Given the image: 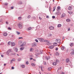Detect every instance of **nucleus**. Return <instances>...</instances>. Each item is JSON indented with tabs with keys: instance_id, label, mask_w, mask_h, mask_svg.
<instances>
[{
	"instance_id": "1a4fd4ad",
	"label": "nucleus",
	"mask_w": 74,
	"mask_h": 74,
	"mask_svg": "<svg viewBox=\"0 0 74 74\" xmlns=\"http://www.w3.org/2000/svg\"><path fill=\"white\" fill-rule=\"evenodd\" d=\"M66 16V14L64 13H63L61 15V18H64V16Z\"/></svg>"
},
{
	"instance_id": "774afa93",
	"label": "nucleus",
	"mask_w": 74,
	"mask_h": 74,
	"mask_svg": "<svg viewBox=\"0 0 74 74\" xmlns=\"http://www.w3.org/2000/svg\"><path fill=\"white\" fill-rule=\"evenodd\" d=\"M72 51H74V49H71Z\"/></svg>"
},
{
	"instance_id": "f257e3e1",
	"label": "nucleus",
	"mask_w": 74,
	"mask_h": 74,
	"mask_svg": "<svg viewBox=\"0 0 74 74\" xmlns=\"http://www.w3.org/2000/svg\"><path fill=\"white\" fill-rule=\"evenodd\" d=\"M12 49H9L7 52V54L8 56H15L16 54L15 53H12Z\"/></svg>"
},
{
	"instance_id": "864d4df0",
	"label": "nucleus",
	"mask_w": 74,
	"mask_h": 74,
	"mask_svg": "<svg viewBox=\"0 0 74 74\" xmlns=\"http://www.w3.org/2000/svg\"><path fill=\"white\" fill-rule=\"evenodd\" d=\"M23 44V45H25V44H26V42H24Z\"/></svg>"
},
{
	"instance_id": "2eb2a0df",
	"label": "nucleus",
	"mask_w": 74,
	"mask_h": 74,
	"mask_svg": "<svg viewBox=\"0 0 74 74\" xmlns=\"http://www.w3.org/2000/svg\"><path fill=\"white\" fill-rule=\"evenodd\" d=\"M68 10H72V6H69L68 8Z\"/></svg>"
},
{
	"instance_id": "39448f33",
	"label": "nucleus",
	"mask_w": 74,
	"mask_h": 74,
	"mask_svg": "<svg viewBox=\"0 0 74 74\" xmlns=\"http://www.w3.org/2000/svg\"><path fill=\"white\" fill-rule=\"evenodd\" d=\"M45 42H47V44L48 45H51V43L49 42H50L49 40H46L45 41Z\"/></svg>"
},
{
	"instance_id": "c9c22d12",
	"label": "nucleus",
	"mask_w": 74,
	"mask_h": 74,
	"mask_svg": "<svg viewBox=\"0 0 74 74\" xmlns=\"http://www.w3.org/2000/svg\"><path fill=\"white\" fill-rule=\"evenodd\" d=\"M18 20H21L22 19V17H18Z\"/></svg>"
},
{
	"instance_id": "7ed1b4c3",
	"label": "nucleus",
	"mask_w": 74,
	"mask_h": 74,
	"mask_svg": "<svg viewBox=\"0 0 74 74\" xmlns=\"http://www.w3.org/2000/svg\"><path fill=\"white\" fill-rule=\"evenodd\" d=\"M38 55H39L41 54H42L43 52V51L42 50H38Z\"/></svg>"
},
{
	"instance_id": "4d7b16f0",
	"label": "nucleus",
	"mask_w": 74,
	"mask_h": 74,
	"mask_svg": "<svg viewBox=\"0 0 74 74\" xmlns=\"http://www.w3.org/2000/svg\"><path fill=\"white\" fill-rule=\"evenodd\" d=\"M68 31H70V28H68Z\"/></svg>"
},
{
	"instance_id": "69168bd1",
	"label": "nucleus",
	"mask_w": 74,
	"mask_h": 74,
	"mask_svg": "<svg viewBox=\"0 0 74 74\" xmlns=\"http://www.w3.org/2000/svg\"><path fill=\"white\" fill-rule=\"evenodd\" d=\"M35 41L36 42H37V39H36L35 40Z\"/></svg>"
},
{
	"instance_id": "49530a36",
	"label": "nucleus",
	"mask_w": 74,
	"mask_h": 74,
	"mask_svg": "<svg viewBox=\"0 0 74 74\" xmlns=\"http://www.w3.org/2000/svg\"><path fill=\"white\" fill-rule=\"evenodd\" d=\"M18 39H23V37H19L18 38Z\"/></svg>"
},
{
	"instance_id": "338daca9",
	"label": "nucleus",
	"mask_w": 74,
	"mask_h": 74,
	"mask_svg": "<svg viewBox=\"0 0 74 74\" xmlns=\"http://www.w3.org/2000/svg\"><path fill=\"white\" fill-rule=\"evenodd\" d=\"M6 24H8V21H6Z\"/></svg>"
},
{
	"instance_id": "6ab92c4d",
	"label": "nucleus",
	"mask_w": 74,
	"mask_h": 74,
	"mask_svg": "<svg viewBox=\"0 0 74 74\" xmlns=\"http://www.w3.org/2000/svg\"><path fill=\"white\" fill-rule=\"evenodd\" d=\"M53 48H54V47L53 46H51L49 47V48L50 49H53Z\"/></svg>"
},
{
	"instance_id": "20e7f679",
	"label": "nucleus",
	"mask_w": 74,
	"mask_h": 74,
	"mask_svg": "<svg viewBox=\"0 0 74 74\" xmlns=\"http://www.w3.org/2000/svg\"><path fill=\"white\" fill-rule=\"evenodd\" d=\"M38 39L40 41H41L42 42H45V40H44V39L42 38H38Z\"/></svg>"
},
{
	"instance_id": "a211bd4d",
	"label": "nucleus",
	"mask_w": 74,
	"mask_h": 74,
	"mask_svg": "<svg viewBox=\"0 0 74 74\" xmlns=\"http://www.w3.org/2000/svg\"><path fill=\"white\" fill-rule=\"evenodd\" d=\"M41 69L42 71H44V70H43L44 69V66H41Z\"/></svg>"
},
{
	"instance_id": "ea45409f",
	"label": "nucleus",
	"mask_w": 74,
	"mask_h": 74,
	"mask_svg": "<svg viewBox=\"0 0 74 74\" xmlns=\"http://www.w3.org/2000/svg\"><path fill=\"white\" fill-rule=\"evenodd\" d=\"M11 44V42H9L8 43V45H10Z\"/></svg>"
},
{
	"instance_id": "37998d69",
	"label": "nucleus",
	"mask_w": 74,
	"mask_h": 74,
	"mask_svg": "<svg viewBox=\"0 0 74 74\" xmlns=\"http://www.w3.org/2000/svg\"><path fill=\"white\" fill-rule=\"evenodd\" d=\"M71 55H74V52L71 53Z\"/></svg>"
},
{
	"instance_id": "3c124183",
	"label": "nucleus",
	"mask_w": 74,
	"mask_h": 74,
	"mask_svg": "<svg viewBox=\"0 0 74 74\" xmlns=\"http://www.w3.org/2000/svg\"><path fill=\"white\" fill-rule=\"evenodd\" d=\"M8 29H9V30H10L12 29H11V27H9L8 28Z\"/></svg>"
},
{
	"instance_id": "de8ad7c7",
	"label": "nucleus",
	"mask_w": 74,
	"mask_h": 74,
	"mask_svg": "<svg viewBox=\"0 0 74 74\" xmlns=\"http://www.w3.org/2000/svg\"><path fill=\"white\" fill-rule=\"evenodd\" d=\"M10 64H12V61L11 60L10 61Z\"/></svg>"
},
{
	"instance_id": "79ce46f5",
	"label": "nucleus",
	"mask_w": 74,
	"mask_h": 74,
	"mask_svg": "<svg viewBox=\"0 0 74 74\" xmlns=\"http://www.w3.org/2000/svg\"><path fill=\"white\" fill-rule=\"evenodd\" d=\"M22 4V2H18V4Z\"/></svg>"
},
{
	"instance_id": "b1692460",
	"label": "nucleus",
	"mask_w": 74,
	"mask_h": 74,
	"mask_svg": "<svg viewBox=\"0 0 74 74\" xmlns=\"http://www.w3.org/2000/svg\"><path fill=\"white\" fill-rule=\"evenodd\" d=\"M61 26H62V25H61L60 24H59L58 25L57 27H61Z\"/></svg>"
},
{
	"instance_id": "393cba45",
	"label": "nucleus",
	"mask_w": 74,
	"mask_h": 74,
	"mask_svg": "<svg viewBox=\"0 0 74 74\" xmlns=\"http://www.w3.org/2000/svg\"><path fill=\"white\" fill-rule=\"evenodd\" d=\"M30 51L31 52L33 51H34V49L33 48H31L30 49Z\"/></svg>"
},
{
	"instance_id": "c03bdc74",
	"label": "nucleus",
	"mask_w": 74,
	"mask_h": 74,
	"mask_svg": "<svg viewBox=\"0 0 74 74\" xmlns=\"http://www.w3.org/2000/svg\"><path fill=\"white\" fill-rule=\"evenodd\" d=\"M68 13L69 14H72V12H68Z\"/></svg>"
},
{
	"instance_id": "6e6d98bb",
	"label": "nucleus",
	"mask_w": 74,
	"mask_h": 74,
	"mask_svg": "<svg viewBox=\"0 0 74 74\" xmlns=\"http://www.w3.org/2000/svg\"><path fill=\"white\" fill-rule=\"evenodd\" d=\"M11 69L12 70H13V69H14V67L12 66V67Z\"/></svg>"
},
{
	"instance_id": "4be33fe9",
	"label": "nucleus",
	"mask_w": 74,
	"mask_h": 74,
	"mask_svg": "<svg viewBox=\"0 0 74 74\" xmlns=\"http://www.w3.org/2000/svg\"><path fill=\"white\" fill-rule=\"evenodd\" d=\"M69 61L70 60L68 58H67L66 59V63H69Z\"/></svg>"
},
{
	"instance_id": "c756f323",
	"label": "nucleus",
	"mask_w": 74,
	"mask_h": 74,
	"mask_svg": "<svg viewBox=\"0 0 74 74\" xmlns=\"http://www.w3.org/2000/svg\"><path fill=\"white\" fill-rule=\"evenodd\" d=\"M31 65L32 66H35V65L34 63H32V64H31Z\"/></svg>"
},
{
	"instance_id": "ddd939ff",
	"label": "nucleus",
	"mask_w": 74,
	"mask_h": 74,
	"mask_svg": "<svg viewBox=\"0 0 74 74\" xmlns=\"http://www.w3.org/2000/svg\"><path fill=\"white\" fill-rule=\"evenodd\" d=\"M50 57L49 56H47L46 57V59L47 60H48L49 59H50Z\"/></svg>"
},
{
	"instance_id": "72a5a7b5",
	"label": "nucleus",
	"mask_w": 74,
	"mask_h": 74,
	"mask_svg": "<svg viewBox=\"0 0 74 74\" xmlns=\"http://www.w3.org/2000/svg\"><path fill=\"white\" fill-rule=\"evenodd\" d=\"M57 14L58 15H60V12L59 11H58L57 13Z\"/></svg>"
},
{
	"instance_id": "8fccbe9b",
	"label": "nucleus",
	"mask_w": 74,
	"mask_h": 74,
	"mask_svg": "<svg viewBox=\"0 0 74 74\" xmlns=\"http://www.w3.org/2000/svg\"><path fill=\"white\" fill-rule=\"evenodd\" d=\"M30 17H31V16H30V15H29L28 16V18H30Z\"/></svg>"
},
{
	"instance_id": "f8f14e48",
	"label": "nucleus",
	"mask_w": 74,
	"mask_h": 74,
	"mask_svg": "<svg viewBox=\"0 0 74 74\" xmlns=\"http://www.w3.org/2000/svg\"><path fill=\"white\" fill-rule=\"evenodd\" d=\"M54 28L53 27H52V26H50V27H49V29L50 30H53V29Z\"/></svg>"
},
{
	"instance_id": "0e129e2a",
	"label": "nucleus",
	"mask_w": 74,
	"mask_h": 74,
	"mask_svg": "<svg viewBox=\"0 0 74 74\" xmlns=\"http://www.w3.org/2000/svg\"><path fill=\"white\" fill-rule=\"evenodd\" d=\"M39 19L40 20H41V19H42V18H40V17H39Z\"/></svg>"
},
{
	"instance_id": "a19ab883",
	"label": "nucleus",
	"mask_w": 74,
	"mask_h": 74,
	"mask_svg": "<svg viewBox=\"0 0 74 74\" xmlns=\"http://www.w3.org/2000/svg\"><path fill=\"white\" fill-rule=\"evenodd\" d=\"M56 63H59V60H56Z\"/></svg>"
},
{
	"instance_id": "6e6552de",
	"label": "nucleus",
	"mask_w": 74,
	"mask_h": 74,
	"mask_svg": "<svg viewBox=\"0 0 74 74\" xmlns=\"http://www.w3.org/2000/svg\"><path fill=\"white\" fill-rule=\"evenodd\" d=\"M55 41L57 42H58V43H59V42H60V39H56L55 40Z\"/></svg>"
},
{
	"instance_id": "680f3d73",
	"label": "nucleus",
	"mask_w": 74,
	"mask_h": 74,
	"mask_svg": "<svg viewBox=\"0 0 74 74\" xmlns=\"http://www.w3.org/2000/svg\"><path fill=\"white\" fill-rule=\"evenodd\" d=\"M46 18H49V16H46Z\"/></svg>"
},
{
	"instance_id": "2f4dec72",
	"label": "nucleus",
	"mask_w": 74,
	"mask_h": 74,
	"mask_svg": "<svg viewBox=\"0 0 74 74\" xmlns=\"http://www.w3.org/2000/svg\"><path fill=\"white\" fill-rule=\"evenodd\" d=\"M55 9H56V6H54L53 8V11H55Z\"/></svg>"
},
{
	"instance_id": "423d86ee",
	"label": "nucleus",
	"mask_w": 74,
	"mask_h": 74,
	"mask_svg": "<svg viewBox=\"0 0 74 74\" xmlns=\"http://www.w3.org/2000/svg\"><path fill=\"white\" fill-rule=\"evenodd\" d=\"M32 47H36L37 46V43L36 42H34L32 44Z\"/></svg>"
},
{
	"instance_id": "4468645a",
	"label": "nucleus",
	"mask_w": 74,
	"mask_h": 74,
	"mask_svg": "<svg viewBox=\"0 0 74 74\" xmlns=\"http://www.w3.org/2000/svg\"><path fill=\"white\" fill-rule=\"evenodd\" d=\"M69 45L70 47H73V45H74V44L73 43H70L69 44Z\"/></svg>"
},
{
	"instance_id": "f3484780",
	"label": "nucleus",
	"mask_w": 74,
	"mask_h": 74,
	"mask_svg": "<svg viewBox=\"0 0 74 74\" xmlns=\"http://www.w3.org/2000/svg\"><path fill=\"white\" fill-rule=\"evenodd\" d=\"M25 47H22L20 48L21 51H23Z\"/></svg>"
},
{
	"instance_id": "9d476101",
	"label": "nucleus",
	"mask_w": 74,
	"mask_h": 74,
	"mask_svg": "<svg viewBox=\"0 0 74 74\" xmlns=\"http://www.w3.org/2000/svg\"><path fill=\"white\" fill-rule=\"evenodd\" d=\"M15 45V43L14 42H11V47H13Z\"/></svg>"
},
{
	"instance_id": "603ef678",
	"label": "nucleus",
	"mask_w": 74,
	"mask_h": 74,
	"mask_svg": "<svg viewBox=\"0 0 74 74\" xmlns=\"http://www.w3.org/2000/svg\"><path fill=\"white\" fill-rule=\"evenodd\" d=\"M4 5H8V3H5Z\"/></svg>"
},
{
	"instance_id": "a18cd8bd",
	"label": "nucleus",
	"mask_w": 74,
	"mask_h": 74,
	"mask_svg": "<svg viewBox=\"0 0 74 74\" xmlns=\"http://www.w3.org/2000/svg\"><path fill=\"white\" fill-rule=\"evenodd\" d=\"M26 64L27 65L28 64H29V62L28 61L26 63Z\"/></svg>"
},
{
	"instance_id": "0eeeda50",
	"label": "nucleus",
	"mask_w": 74,
	"mask_h": 74,
	"mask_svg": "<svg viewBox=\"0 0 74 74\" xmlns=\"http://www.w3.org/2000/svg\"><path fill=\"white\" fill-rule=\"evenodd\" d=\"M13 49H14V50L17 52L18 51V49L17 48H16L15 47H13Z\"/></svg>"
},
{
	"instance_id": "bf43d9fd",
	"label": "nucleus",
	"mask_w": 74,
	"mask_h": 74,
	"mask_svg": "<svg viewBox=\"0 0 74 74\" xmlns=\"http://www.w3.org/2000/svg\"><path fill=\"white\" fill-rule=\"evenodd\" d=\"M49 11H51V7H49Z\"/></svg>"
},
{
	"instance_id": "58836bf2",
	"label": "nucleus",
	"mask_w": 74,
	"mask_h": 74,
	"mask_svg": "<svg viewBox=\"0 0 74 74\" xmlns=\"http://www.w3.org/2000/svg\"><path fill=\"white\" fill-rule=\"evenodd\" d=\"M21 58H19L17 60L18 61H21Z\"/></svg>"
},
{
	"instance_id": "f03ea898",
	"label": "nucleus",
	"mask_w": 74,
	"mask_h": 74,
	"mask_svg": "<svg viewBox=\"0 0 74 74\" xmlns=\"http://www.w3.org/2000/svg\"><path fill=\"white\" fill-rule=\"evenodd\" d=\"M18 26L20 29H22L23 27V24L22 23H20L18 24Z\"/></svg>"
},
{
	"instance_id": "4c0bfd02",
	"label": "nucleus",
	"mask_w": 74,
	"mask_h": 74,
	"mask_svg": "<svg viewBox=\"0 0 74 74\" xmlns=\"http://www.w3.org/2000/svg\"><path fill=\"white\" fill-rule=\"evenodd\" d=\"M43 64H44V65H46V64H47V63H46V62L45 61L43 62Z\"/></svg>"
},
{
	"instance_id": "f704fd0d",
	"label": "nucleus",
	"mask_w": 74,
	"mask_h": 74,
	"mask_svg": "<svg viewBox=\"0 0 74 74\" xmlns=\"http://www.w3.org/2000/svg\"><path fill=\"white\" fill-rule=\"evenodd\" d=\"M52 36V34H49L48 35V37H50L51 36Z\"/></svg>"
},
{
	"instance_id": "e2e57ef3",
	"label": "nucleus",
	"mask_w": 74,
	"mask_h": 74,
	"mask_svg": "<svg viewBox=\"0 0 74 74\" xmlns=\"http://www.w3.org/2000/svg\"><path fill=\"white\" fill-rule=\"evenodd\" d=\"M33 19H36V17H33Z\"/></svg>"
},
{
	"instance_id": "bb28decb",
	"label": "nucleus",
	"mask_w": 74,
	"mask_h": 74,
	"mask_svg": "<svg viewBox=\"0 0 74 74\" xmlns=\"http://www.w3.org/2000/svg\"><path fill=\"white\" fill-rule=\"evenodd\" d=\"M32 28L31 27H29L27 28V30H30L32 29Z\"/></svg>"
},
{
	"instance_id": "7c9ffc66",
	"label": "nucleus",
	"mask_w": 74,
	"mask_h": 74,
	"mask_svg": "<svg viewBox=\"0 0 74 74\" xmlns=\"http://www.w3.org/2000/svg\"><path fill=\"white\" fill-rule=\"evenodd\" d=\"M66 22H70V19H66Z\"/></svg>"
},
{
	"instance_id": "c85d7f7f",
	"label": "nucleus",
	"mask_w": 74,
	"mask_h": 74,
	"mask_svg": "<svg viewBox=\"0 0 74 74\" xmlns=\"http://www.w3.org/2000/svg\"><path fill=\"white\" fill-rule=\"evenodd\" d=\"M61 49L62 50H64V47L63 46H62L61 47Z\"/></svg>"
},
{
	"instance_id": "473e14b6",
	"label": "nucleus",
	"mask_w": 74,
	"mask_h": 74,
	"mask_svg": "<svg viewBox=\"0 0 74 74\" xmlns=\"http://www.w3.org/2000/svg\"><path fill=\"white\" fill-rule=\"evenodd\" d=\"M16 34H17V35H19V34H20V32H16Z\"/></svg>"
},
{
	"instance_id": "09e8293b",
	"label": "nucleus",
	"mask_w": 74,
	"mask_h": 74,
	"mask_svg": "<svg viewBox=\"0 0 74 74\" xmlns=\"http://www.w3.org/2000/svg\"><path fill=\"white\" fill-rule=\"evenodd\" d=\"M52 18H53V19H55V16H52Z\"/></svg>"
},
{
	"instance_id": "5701e85b",
	"label": "nucleus",
	"mask_w": 74,
	"mask_h": 74,
	"mask_svg": "<svg viewBox=\"0 0 74 74\" xmlns=\"http://www.w3.org/2000/svg\"><path fill=\"white\" fill-rule=\"evenodd\" d=\"M53 45L55 46H57V45H58V44L56 43H54L53 44Z\"/></svg>"
},
{
	"instance_id": "a878e982",
	"label": "nucleus",
	"mask_w": 74,
	"mask_h": 74,
	"mask_svg": "<svg viewBox=\"0 0 74 74\" xmlns=\"http://www.w3.org/2000/svg\"><path fill=\"white\" fill-rule=\"evenodd\" d=\"M60 7L59 6H58L57 8V10L59 11V10H60Z\"/></svg>"
},
{
	"instance_id": "13d9d810",
	"label": "nucleus",
	"mask_w": 74,
	"mask_h": 74,
	"mask_svg": "<svg viewBox=\"0 0 74 74\" xmlns=\"http://www.w3.org/2000/svg\"><path fill=\"white\" fill-rule=\"evenodd\" d=\"M56 51H58V48H56Z\"/></svg>"
},
{
	"instance_id": "412c9836",
	"label": "nucleus",
	"mask_w": 74,
	"mask_h": 74,
	"mask_svg": "<svg viewBox=\"0 0 74 74\" xmlns=\"http://www.w3.org/2000/svg\"><path fill=\"white\" fill-rule=\"evenodd\" d=\"M55 54L56 55H57V56H59V53L58 52L56 53Z\"/></svg>"
},
{
	"instance_id": "5fc2aeb1",
	"label": "nucleus",
	"mask_w": 74,
	"mask_h": 74,
	"mask_svg": "<svg viewBox=\"0 0 74 74\" xmlns=\"http://www.w3.org/2000/svg\"><path fill=\"white\" fill-rule=\"evenodd\" d=\"M62 69V68L61 67H60L58 69V70H61V69Z\"/></svg>"
},
{
	"instance_id": "cd10ccee",
	"label": "nucleus",
	"mask_w": 74,
	"mask_h": 74,
	"mask_svg": "<svg viewBox=\"0 0 74 74\" xmlns=\"http://www.w3.org/2000/svg\"><path fill=\"white\" fill-rule=\"evenodd\" d=\"M11 60L12 62H15L16 60L15 58H13L12 60Z\"/></svg>"
},
{
	"instance_id": "9b49d317",
	"label": "nucleus",
	"mask_w": 74,
	"mask_h": 74,
	"mask_svg": "<svg viewBox=\"0 0 74 74\" xmlns=\"http://www.w3.org/2000/svg\"><path fill=\"white\" fill-rule=\"evenodd\" d=\"M3 35L4 36H7V35H8V34H7V33L6 32H4L3 33Z\"/></svg>"
},
{
	"instance_id": "dca6fc26",
	"label": "nucleus",
	"mask_w": 74,
	"mask_h": 74,
	"mask_svg": "<svg viewBox=\"0 0 74 74\" xmlns=\"http://www.w3.org/2000/svg\"><path fill=\"white\" fill-rule=\"evenodd\" d=\"M20 66L22 68H25V65H21Z\"/></svg>"
},
{
	"instance_id": "052dcab7",
	"label": "nucleus",
	"mask_w": 74,
	"mask_h": 74,
	"mask_svg": "<svg viewBox=\"0 0 74 74\" xmlns=\"http://www.w3.org/2000/svg\"><path fill=\"white\" fill-rule=\"evenodd\" d=\"M48 4H46V6H45V7H46V8H47V7H48Z\"/></svg>"
},
{
	"instance_id": "aec40b11",
	"label": "nucleus",
	"mask_w": 74,
	"mask_h": 74,
	"mask_svg": "<svg viewBox=\"0 0 74 74\" xmlns=\"http://www.w3.org/2000/svg\"><path fill=\"white\" fill-rule=\"evenodd\" d=\"M57 64L55 62H53L52 64L53 65V66H56Z\"/></svg>"
},
{
	"instance_id": "e433bc0d",
	"label": "nucleus",
	"mask_w": 74,
	"mask_h": 74,
	"mask_svg": "<svg viewBox=\"0 0 74 74\" xmlns=\"http://www.w3.org/2000/svg\"><path fill=\"white\" fill-rule=\"evenodd\" d=\"M52 69V68L50 67L48 68V70L50 71Z\"/></svg>"
}]
</instances>
